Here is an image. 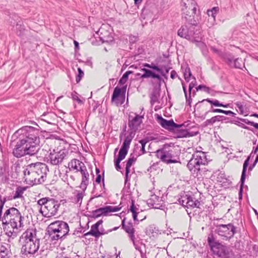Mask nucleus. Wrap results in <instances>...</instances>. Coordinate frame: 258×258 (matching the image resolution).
<instances>
[{
  "label": "nucleus",
  "instance_id": "f257e3e1",
  "mask_svg": "<svg viewBox=\"0 0 258 258\" xmlns=\"http://www.w3.org/2000/svg\"><path fill=\"white\" fill-rule=\"evenodd\" d=\"M39 131L30 126H25L17 130L12 138L16 140L13 155L17 158L26 155L33 156L39 150Z\"/></svg>",
  "mask_w": 258,
  "mask_h": 258
},
{
  "label": "nucleus",
  "instance_id": "f03ea898",
  "mask_svg": "<svg viewBox=\"0 0 258 258\" xmlns=\"http://www.w3.org/2000/svg\"><path fill=\"white\" fill-rule=\"evenodd\" d=\"M5 202L6 200H2L0 196V219L2 221L4 228L6 230L8 236L14 237L24 226V217L22 216L19 211L15 208L8 209L2 217V210Z\"/></svg>",
  "mask_w": 258,
  "mask_h": 258
},
{
  "label": "nucleus",
  "instance_id": "7ed1b4c3",
  "mask_svg": "<svg viewBox=\"0 0 258 258\" xmlns=\"http://www.w3.org/2000/svg\"><path fill=\"white\" fill-rule=\"evenodd\" d=\"M47 171V167L44 163L37 162L29 164L23 171L25 180L30 185L42 183L45 180Z\"/></svg>",
  "mask_w": 258,
  "mask_h": 258
},
{
  "label": "nucleus",
  "instance_id": "20e7f679",
  "mask_svg": "<svg viewBox=\"0 0 258 258\" xmlns=\"http://www.w3.org/2000/svg\"><path fill=\"white\" fill-rule=\"evenodd\" d=\"M22 243L21 252L23 254H34L38 252L40 247V239L37 237L36 232L33 229H28L20 237Z\"/></svg>",
  "mask_w": 258,
  "mask_h": 258
},
{
  "label": "nucleus",
  "instance_id": "39448f33",
  "mask_svg": "<svg viewBox=\"0 0 258 258\" xmlns=\"http://www.w3.org/2000/svg\"><path fill=\"white\" fill-rule=\"evenodd\" d=\"M69 231L68 224L63 221H55L50 223L47 227L48 234L52 241L64 238Z\"/></svg>",
  "mask_w": 258,
  "mask_h": 258
},
{
  "label": "nucleus",
  "instance_id": "423d86ee",
  "mask_svg": "<svg viewBox=\"0 0 258 258\" xmlns=\"http://www.w3.org/2000/svg\"><path fill=\"white\" fill-rule=\"evenodd\" d=\"M37 205L39 208V212L44 217H51L56 214L60 204L54 199L43 198L37 201Z\"/></svg>",
  "mask_w": 258,
  "mask_h": 258
},
{
  "label": "nucleus",
  "instance_id": "0eeeda50",
  "mask_svg": "<svg viewBox=\"0 0 258 258\" xmlns=\"http://www.w3.org/2000/svg\"><path fill=\"white\" fill-rule=\"evenodd\" d=\"M182 18L190 24H196L195 19L198 5L195 0H181L180 4Z\"/></svg>",
  "mask_w": 258,
  "mask_h": 258
},
{
  "label": "nucleus",
  "instance_id": "6e6552de",
  "mask_svg": "<svg viewBox=\"0 0 258 258\" xmlns=\"http://www.w3.org/2000/svg\"><path fill=\"white\" fill-rule=\"evenodd\" d=\"M207 240L211 250L215 255L219 258L232 257L233 255L232 250L229 247L216 240L213 235H209Z\"/></svg>",
  "mask_w": 258,
  "mask_h": 258
},
{
  "label": "nucleus",
  "instance_id": "1a4fd4ad",
  "mask_svg": "<svg viewBox=\"0 0 258 258\" xmlns=\"http://www.w3.org/2000/svg\"><path fill=\"white\" fill-rule=\"evenodd\" d=\"M207 163L205 153L196 151L192 154V158L187 163V167L194 176H198L200 171V166Z\"/></svg>",
  "mask_w": 258,
  "mask_h": 258
},
{
  "label": "nucleus",
  "instance_id": "9d476101",
  "mask_svg": "<svg viewBox=\"0 0 258 258\" xmlns=\"http://www.w3.org/2000/svg\"><path fill=\"white\" fill-rule=\"evenodd\" d=\"M176 156L174 147L168 144L164 145L161 149L158 150L156 152L157 158L168 164L177 163V160L173 159Z\"/></svg>",
  "mask_w": 258,
  "mask_h": 258
},
{
  "label": "nucleus",
  "instance_id": "9b49d317",
  "mask_svg": "<svg viewBox=\"0 0 258 258\" xmlns=\"http://www.w3.org/2000/svg\"><path fill=\"white\" fill-rule=\"evenodd\" d=\"M215 232L221 236L223 240H229L233 237L235 233V227L233 224H220L216 226Z\"/></svg>",
  "mask_w": 258,
  "mask_h": 258
},
{
  "label": "nucleus",
  "instance_id": "f8f14e48",
  "mask_svg": "<svg viewBox=\"0 0 258 258\" xmlns=\"http://www.w3.org/2000/svg\"><path fill=\"white\" fill-rule=\"evenodd\" d=\"M124 219L122 221V225L124 230L128 234L131 240L133 243L135 248L140 251L141 256L143 257L144 253L141 249L140 244H142V242L140 240H136L135 235V229L131 222H128L126 224H124Z\"/></svg>",
  "mask_w": 258,
  "mask_h": 258
},
{
  "label": "nucleus",
  "instance_id": "ddd939ff",
  "mask_svg": "<svg viewBox=\"0 0 258 258\" xmlns=\"http://www.w3.org/2000/svg\"><path fill=\"white\" fill-rule=\"evenodd\" d=\"M190 25L189 27H187L186 25L181 26L178 30V35L189 41L192 39L196 33L199 31L200 29L199 26L196 25V24Z\"/></svg>",
  "mask_w": 258,
  "mask_h": 258
},
{
  "label": "nucleus",
  "instance_id": "4468645a",
  "mask_svg": "<svg viewBox=\"0 0 258 258\" xmlns=\"http://www.w3.org/2000/svg\"><path fill=\"white\" fill-rule=\"evenodd\" d=\"M141 71L144 72V73L142 75L140 73H136L135 74L136 79L138 80V77H140V78L142 79L149 78L151 77L153 79V80H151V81L152 85L155 87L157 86H158L159 88L160 87L162 78L159 75L156 74L152 71L145 68L142 69Z\"/></svg>",
  "mask_w": 258,
  "mask_h": 258
},
{
  "label": "nucleus",
  "instance_id": "2eb2a0df",
  "mask_svg": "<svg viewBox=\"0 0 258 258\" xmlns=\"http://www.w3.org/2000/svg\"><path fill=\"white\" fill-rule=\"evenodd\" d=\"M68 154V151L66 149L59 151L54 150L49 155L50 163L53 165H58L62 162Z\"/></svg>",
  "mask_w": 258,
  "mask_h": 258
},
{
  "label": "nucleus",
  "instance_id": "dca6fc26",
  "mask_svg": "<svg viewBox=\"0 0 258 258\" xmlns=\"http://www.w3.org/2000/svg\"><path fill=\"white\" fill-rule=\"evenodd\" d=\"M157 121L162 127L169 131H173L175 128H180L182 126V124L175 123L172 119L166 120L159 115H157Z\"/></svg>",
  "mask_w": 258,
  "mask_h": 258
},
{
  "label": "nucleus",
  "instance_id": "f3484780",
  "mask_svg": "<svg viewBox=\"0 0 258 258\" xmlns=\"http://www.w3.org/2000/svg\"><path fill=\"white\" fill-rule=\"evenodd\" d=\"M179 202L183 207L189 208H198L200 205V202L193 197L185 195L181 197L179 200Z\"/></svg>",
  "mask_w": 258,
  "mask_h": 258
},
{
  "label": "nucleus",
  "instance_id": "a211bd4d",
  "mask_svg": "<svg viewBox=\"0 0 258 258\" xmlns=\"http://www.w3.org/2000/svg\"><path fill=\"white\" fill-rule=\"evenodd\" d=\"M190 41L195 43L196 45L201 49L204 55L206 54L207 46L206 44L202 41V35L201 30L196 33L195 36Z\"/></svg>",
  "mask_w": 258,
  "mask_h": 258
},
{
  "label": "nucleus",
  "instance_id": "6ab92c4d",
  "mask_svg": "<svg viewBox=\"0 0 258 258\" xmlns=\"http://www.w3.org/2000/svg\"><path fill=\"white\" fill-rule=\"evenodd\" d=\"M80 172L82 174V181L80 188L81 189H86L89 182V174L86 166L81 168Z\"/></svg>",
  "mask_w": 258,
  "mask_h": 258
},
{
  "label": "nucleus",
  "instance_id": "aec40b11",
  "mask_svg": "<svg viewBox=\"0 0 258 258\" xmlns=\"http://www.w3.org/2000/svg\"><path fill=\"white\" fill-rule=\"evenodd\" d=\"M102 222L103 221L101 220L98 221L96 223L91 226L90 231L86 233L85 235H91L95 237H98L100 235L104 234L105 233L99 231L98 228L99 226L102 224Z\"/></svg>",
  "mask_w": 258,
  "mask_h": 258
},
{
  "label": "nucleus",
  "instance_id": "412c9836",
  "mask_svg": "<svg viewBox=\"0 0 258 258\" xmlns=\"http://www.w3.org/2000/svg\"><path fill=\"white\" fill-rule=\"evenodd\" d=\"M11 252L8 244L0 243V258H10Z\"/></svg>",
  "mask_w": 258,
  "mask_h": 258
},
{
  "label": "nucleus",
  "instance_id": "4be33fe9",
  "mask_svg": "<svg viewBox=\"0 0 258 258\" xmlns=\"http://www.w3.org/2000/svg\"><path fill=\"white\" fill-rule=\"evenodd\" d=\"M86 189H81L80 190H75L74 192V197H73V202L81 204L82 202L83 199L85 196V192Z\"/></svg>",
  "mask_w": 258,
  "mask_h": 258
},
{
  "label": "nucleus",
  "instance_id": "5701e85b",
  "mask_svg": "<svg viewBox=\"0 0 258 258\" xmlns=\"http://www.w3.org/2000/svg\"><path fill=\"white\" fill-rule=\"evenodd\" d=\"M56 117V114L53 112H45L41 116V119L48 124H53Z\"/></svg>",
  "mask_w": 258,
  "mask_h": 258
},
{
  "label": "nucleus",
  "instance_id": "b1692460",
  "mask_svg": "<svg viewBox=\"0 0 258 258\" xmlns=\"http://www.w3.org/2000/svg\"><path fill=\"white\" fill-rule=\"evenodd\" d=\"M226 119V117L222 115H216L207 119L204 124L206 126L212 125L216 122L223 121Z\"/></svg>",
  "mask_w": 258,
  "mask_h": 258
},
{
  "label": "nucleus",
  "instance_id": "393cba45",
  "mask_svg": "<svg viewBox=\"0 0 258 258\" xmlns=\"http://www.w3.org/2000/svg\"><path fill=\"white\" fill-rule=\"evenodd\" d=\"M142 116L137 115L132 120H130L128 122L129 127L137 130L142 122Z\"/></svg>",
  "mask_w": 258,
  "mask_h": 258
},
{
  "label": "nucleus",
  "instance_id": "a878e982",
  "mask_svg": "<svg viewBox=\"0 0 258 258\" xmlns=\"http://www.w3.org/2000/svg\"><path fill=\"white\" fill-rule=\"evenodd\" d=\"M253 157V155H252V152H251L250 154V155L247 157V158L245 160L243 165V169L242 172L241 174V179H240V182H241V188H242V186L244 182L245 179V173L246 171V169L247 167V166L248 165L249 161L250 158V157Z\"/></svg>",
  "mask_w": 258,
  "mask_h": 258
},
{
  "label": "nucleus",
  "instance_id": "bb28decb",
  "mask_svg": "<svg viewBox=\"0 0 258 258\" xmlns=\"http://www.w3.org/2000/svg\"><path fill=\"white\" fill-rule=\"evenodd\" d=\"M69 166L77 171H81V168L85 167L84 164L79 160L74 159L69 163Z\"/></svg>",
  "mask_w": 258,
  "mask_h": 258
},
{
  "label": "nucleus",
  "instance_id": "cd10ccee",
  "mask_svg": "<svg viewBox=\"0 0 258 258\" xmlns=\"http://www.w3.org/2000/svg\"><path fill=\"white\" fill-rule=\"evenodd\" d=\"M127 153H125L123 151H122L121 150H119V153H118V156L117 159H114V165L115 169L119 171L121 169V167L120 166V162L121 161H122L123 159H124L127 155Z\"/></svg>",
  "mask_w": 258,
  "mask_h": 258
},
{
  "label": "nucleus",
  "instance_id": "c85d7f7f",
  "mask_svg": "<svg viewBox=\"0 0 258 258\" xmlns=\"http://www.w3.org/2000/svg\"><path fill=\"white\" fill-rule=\"evenodd\" d=\"M136 158L133 157H130L126 163L125 165V182H126L128 177V174L130 172V168L132 166V165L135 163L136 161Z\"/></svg>",
  "mask_w": 258,
  "mask_h": 258
},
{
  "label": "nucleus",
  "instance_id": "c756f323",
  "mask_svg": "<svg viewBox=\"0 0 258 258\" xmlns=\"http://www.w3.org/2000/svg\"><path fill=\"white\" fill-rule=\"evenodd\" d=\"M133 139V138L132 137L127 135L125 138L120 150L127 153L130 145Z\"/></svg>",
  "mask_w": 258,
  "mask_h": 258
},
{
  "label": "nucleus",
  "instance_id": "7c9ffc66",
  "mask_svg": "<svg viewBox=\"0 0 258 258\" xmlns=\"http://www.w3.org/2000/svg\"><path fill=\"white\" fill-rule=\"evenodd\" d=\"M93 217L98 218L102 215L106 216L105 208H100L92 212Z\"/></svg>",
  "mask_w": 258,
  "mask_h": 258
},
{
  "label": "nucleus",
  "instance_id": "2f4dec72",
  "mask_svg": "<svg viewBox=\"0 0 258 258\" xmlns=\"http://www.w3.org/2000/svg\"><path fill=\"white\" fill-rule=\"evenodd\" d=\"M219 9L218 7H214L212 10L207 11V14L209 17H211V19H212L213 21H215V17L219 11Z\"/></svg>",
  "mask_w": 258,
  "mask_h": 258
},
{
  "label": "nucleus",
  "instance_id": "473e14b6",
  "mask_svg": "<svg viewBox=\"0 0 258 258\" xmlns=\"http://www.w3.org/2000/svg\"><path fill=\"white\" fill-rule=\"evenodd\" d=\"M105 208L106 210V215H107L109 213L117 212L120 210L121 209V207L119 205L118 206H105Z\"/></svg>",
  "mask_w": 258,
  "mask_h": 258
},
{
  "label": "nucleus",
  "instance_id": "72a5a7b5",
  "mask_svg": "<svg viewBox=\"0 0 258 258\" xmlns=\"http://www.w3.org/2000/svg\"><path fill=\"white\" fill-rule=\"evenodd\" d=\"M225 61L230 66H233L234 60L235 59L231 54H225L223 56Z\"/></svg>",
  "mask_w": 258,
  "mask_h": 258
},
{
  "label": "nucleus",
  "instance_id": "f704fd0d",
  "mask_svg": "<svg viewBox=\"0 0 258 258\" xmlns=\"http://www.w3.org/2000/svg\"><path fill=\"white\" fill-rule=\"evenodd\" d=\"M243 64L244 63L242 59L237 58L234 60L233 66L232 67H234L236 68L241 69Z\"/></svg>",
  "mask_w": 258,
  "mask_h": 258
},
{
  "label": "nucleus",
  "instance_id": "c9c22d12",
  "mask_svg": "<svg viewBox=\"0 0 258 258\" xmlns=\"http://www.w3.org/2000/svg\"><path fill=\"white\" fill-rule=\"evenodd\" d=\"M136 207L134 205V201H132V205L130 207V211L132 212L133 214V217L134 219V220L135 221H139V220L137 219V215L139 213H137L136 210Z\"/></svg>",
  "mask_w": 258,
  "mask_h": 258
},
{
  "label": "nucleus",
  "instance_id": "e433bc0d",
  "mask_svg": "<svg viewBox=\"0 0 258 258\" xmlns=\"http://www.w3.org/2000/svg\"><path fill=\"white\" fill-rule=\"evenodd\" d=\"M121 89L117 87H115L114 89L113 94L112 95L111 100L112 101H114L115 99L118 97L120 94Z\"/></svg>",
  "mask_w": 258,
  "mask_h": 258
},
{
  "label": "nucleus",
  "instance_id": "4c0bfd02",
  "mask_svg": "<svg viewBox=\"0 0 258 258\" xmlns=\"http://www.w3.org/2000/svg\"><path fill=\"white\" fill-rule=\"evenodd\" d=\"M204 101H207V102H209L210 103H211V104H212L215 106H217V107H221V106H222V104L220 103L219 102V101L217 100H211L209 99H204L202 101V102H204Z\"/></svg>",
  "mask_w": 258,
  "mask_h": 258
},
{
  "label": "nucleus",
  "instance_id": "58836bf2",
  "mask_svg": "<svg viewBox=\"0 0 258 258\" xmlns=\"http://www.w3.org/2000/svg\"><path fill=\"white\" fill-rule=\"evenodd\" d=\"M185 80L187 81H189V79L191 76V73L190 69L188 67H186L183 73Z\"/></svg>",
  "mask_w": 258,
  "mask_h": 258
},
{
  "label": "nucleus",
  "instance_id": "ea45409f",
  "mask_svg": "<svg viewBox=\"0 0 258 258\" xmlns=\"http://www.w3.org/2000/svg\"><path fill=\"white\" fill-rule=\"evenodd\" d=\"M223 110L221 109H213L212 107H211V108L210 110L207 111L205 112L204 115H203L204 118H205L206 116L210 112H214V113H223Z\"/></svg>",
  "mask_w": 258,
  "mask_h": 258
},
{
  "label": "nucleus",
  "instance_id": "a19ab883",
  "mask_svg": "<svg viewBox=\"0 0 258 258\" xmlns=\"http://www.w3.org/2000/svg\"><path fill=\"white\" fill-rule=\"evenodd\" d=\"M23 194V190L20 187L17 188L13 198L14 199L21 198Z\"/></svg>",
  "mask_w": 258,
  "mask_h": 258
},
{
  "label": "nucleus",
  "instance_id": "79ce46f5",
  "mask_svg": "<svg viewBox=\"0 0 258 258\" xmlns=\"http://www.w3.org/2000/svg\"><path fill=\"white\" fill-rule=\"evenodd\" d=\"M150 69L157 71L158 72L160 73L162 76L165 77V74L164 73L163 69H160L159 67L156 65L151 64Z\"/></svg>",
  "mask_w": 258,
  "mask_h": 258
},
{
  "label": "nucleus",
  "instance_id": "37998d69",
  "mask_svg": "<svg viewBox=\"0 0 258 258\" xmlns=\"http://www.w3.org/2000/svg\"><path fill=\"white\" fill-rule=\"evenodd\" d=\"M78 71L79 74L77 75L76 79V81L77 83H78L80 81V80H81L82 78L84 75V72L80 68L78 69Z\"/></svg>",
  "mask_w": 258,
  "mask_h": 258
},
{
  "label": "nucleus",
  "instance_id": "c03bdc74",
  "mask_svg": "<svg viewBox=\"0 0 258 258\" xmlns=\"http://www.w3.org/2000/svg\"><path fill=\"white\" fill-rule=\"evenodd\" d=\"M71 96H72V98L74 100L77 101L79 103H82V101L79 98V97L78 96V94L76 92L72 93L71 94Z\"/></svg>",
  "mask_w": 258,
  "mask_h": 258
},
{
  "label": "nucleus",
  "instance_id": "a18cd8bd",
  "mask_svg": "<svg viewBox=\"0 0 258 258\" xmlns=\"http://www.w3.org/2000/svg\"><path fill=\"white\" fill-rule=\"evenodd\" d=\"M203 89L204 91L206 92L209 93L210 88L205 85H199L197 88H196L197 91H199L200 90Z\"/></svg>",
  "mask_w": 258,
  "mask_h": 258
},
{
  "label": "nucleus",
  "instance_id": "49530a36",
  "mask_svg": "<svg viewBox=\"0 0 258 258\" xmlns=\"http://www.w3.org/2000/svg\"><path fill=\"white\" fill-rule=\"evenodd\" d=\"M139 142H140V143H141V144L142 145V148H141V151L142 152V154H144L145 153V146L147 143V142L144 140H142L140 141Z\"/></svg>",
  "mask_w": 258,
  "mask_h": 258
},
{
  "label": "nucleus",
  "instance_id": "de8ad7c7",
  "mask_svg": "<svg viewBox=\"0 0 258 258\" xmlns=\"http://www.w3.org/2000/svg\"><path fill=\"white\" fill-rule=\"evenodd\" d=\"M137 130L134 128H130V130L128 131V135L130 136L133 138H134L136 132Z\"/></svg>",
  "mask_w": 258,
  "mask_h": 258
},
{
  "label": "nucleus",
  "instance_id": "09e8293b",
  "mask_svg": "<svg viewBox=\"0 0 258 258\" xmlns=\"http://www.w3.org/2000/svg\"><path fill=\"white\" fill-rule=\"evenodd\" d=\"M160 69H162L164 73L165 74V76L168 73L169 70H170V68L168 66H162Z\"/></svg>",
  "mask_w": 258,
  "mask_h": 258
},
{
  "label": "nucleus",
  "instance_id": "8fccbe9b",
  "mask_svg": "<svg viewBox=\"0 0 258 258\" xmlns=\"http://www.w3.org/2000/svg\"><path fill=\"white\" fill-rule=\"evenodd\" d=\"M194 80L193 81H192L190 84H189V92L190 93V94H191V91L192 90V89L196 85V79L195 78H194Z\"/></svg>",
  "mask_w": 258,
  "mask_h": 258
},
{
  "label": "nucleus",
  "instance_id": "3c124183",
  "mask_svg": "<svg viewBox=\"0 0 258 258\" xmlns=\"http://www.w3.org/2000/svg\"><path fill=\"white\" fill-rule=\"evenodd\" d=\"M133 73V72L132 71H127L123 75L122 77L127 80L129 75L132 74Z\"/></svg>",
  "mask_w": 258,
  "mask_h": 258
},
{
  "label": "nucleus",
  "instance_id": "603ef678",
  "mask_svg": "<svg viewBox=\"0 0 258 258\" xmlns=\"http://www.w3.org/2000/svg\"><path fill=\"white\" fill-rule=\"evenodd\" d=\"M211 49L213 51V52L218 54V55H222V52L221 51H220L219 50H218V49H217L214 47H211Z\"/></svg>",
  "mask_w": 258,
  "mask_h": 258
},
{
  "label": "nucleus",
  "instance_id": "864d4df0",
  "mask_svg": "<svg viewBox=\"0 0 258 258\" xmlns=\"http://www.w3.org/2000/svg\"><path fill=\"white\" fill-rule=\"evenodd\" d=\"M223 113L226 114V115H232V116H234L235 115V113H234L233 112H232L230 110L226 111V110H223Z\"/></svg>",
  "mask_w": 258,
  "mask_h": 258
},
{
  "label": "nucleus",
  "instance_id": "5fc2aeb1",
  "mask_svg": "<svg viewBox=\"0 0 258 258\" xmlns=\"http://www.w3.org/2000/svg\"><path fill=\"white\" fill-rule=\"evenodd\" d=\"M107 27L105 25H103L98 31V33H100L101 34H103V32Z\"/></svg>",
  "mask_w": 258,
  "mask_h": 258
},
{
  "label": "nucleus",
  "instance_id": "6e6d98bb",
  "mask_svg": "<svg viewBox=\"0 0 258 258\" xmlns=\"http://www.w3.org/2000/svg\"><path fill=\"white\" fill-rule=\"evenodd\" d=\"M126 81L127 80L123 77H121L119 81V84L120 85H124L126 82Z\"/></svg>",
  "mask_w": 258,
  "mask_h": 258
},
{
  "label": "nucleus",
  "instance_id": "4d7b16f0",
  "mask_svg": "<svg viewBox=\"0 0 258 258\" xmlns=\"http://www.w3.org/2000/svg\"><path fill=\"white\" fill-rule=\"evenodd\" d=\"M157 100V96H156V95L154 94L152 95V97H151V103H155V102H156Z\"/></svg>",
  "mask_w": 258,
  "mask_h": 258
},
{
  "label": "nucleus",
  "instance_id": "13d9d810",
  "mask_svg": "<svg viewBox=\"0 0 258 258\" xmlns=\"http://www.w3.org/2000/svg\"><path fill=\"white\" fill-rule=\"evenodd\" d=\"M97 177L96 178V182L98 183H100L101 180V176L100 174L97 175Z\"/></svg>",
  "mask_w": 258,
  "mask_h": 258
},
{
  "label": "nucleus",
  "instance_id": "bf43d9fd",
  "mask_svg": "<svg viewBox=\"0 0 258 258\" xmlns=\"http://www.w3.org/2000/svg\"><path fill=\"white\" fill-rule=\"evenodd\" d=\"M182 85L183 90V91H184L185 97H186V99L187 100V92H186V90L185 85L183 83H182Z\"/></svg>",
  "mask_w": 258,
  "mask_h": 258
},
{
  "label": "nucleus",
  "instance_id": "052dcab7",
  "mask_svg": "<svg viewBox=\"0 0 258 258\" xmlns=\"http://www.w3.org/2000/svg\"><path fill=\"white\" fill-rule=\"evenodd\" d=\"M176 75V72L175 71H172L171 72V74H170V77L173 79L175 78Z\"/></svg>",
  "mask_w": 258,
  "mask_h": 258
},
{
  "label": "nucleus",
  "instance_id": "680f3d73",
  "mask_svg": "<svg viewBox=\"0 0 258 258\" xmlns=\"http://www.w3.org/2000/svg\"><path fill=\"white\" fill-rule=\"evenodd\" d=\"M250 124L254 127L255 128L258 129V123L254 122H251Z\"/></svg>",
  "mask_w": 258,
  "mask_h": 258
},
{
  "label": "nucleus",
  "instance_id": "e2e57ef3",
  "mask_svg": "<svg viewBox=\"0 0 258 258\" xmlns=\"http://www.w3.org/2000/svg\"><path fill=\"white\" fill-rule=\"evenodd\" d=\"M190 94H190V93H189V97H187V100L186 99V101L188 102L189 105L190 104L191 101V98H190L191 97Z\"/></svg>",
  "mask_w": 258,
  "mask_h": 258
},
{
  "label": "nucleus",
  "instance_id": "0e129e2a",
  "mask_svg": "<svg viewBox=\"0 0 258 258\" xmlns=\"http://www.w3.org/2000/svg\"><path fill=\"white\" fill-rule=\"evenodd\" d=\"M136 5L140 4L142 3V0H134Z\"/></svg>",
  "mask_w": 258,
  "mask_h": 258
},
{
  "label": "nucleus",
  "instance_id": "69168bd1",
  "mask_svg": "<svg viewBox=\"0 0 258 258\" xmlns=\"http://www.w3.org/2000/svg\"><path fill=\"white\" fill-rule=\"evenodd\" d=\"M258 162V155H257L255 159V161L254 162V163H253V166H254L255 165V164L257 163V162Z\"/></svg>",
  "mask_w": 258,
  "mask_h": 258
},
{
  "label": "nucleus",
  "instance_id": "338daca9",
  "mask_svg": "<svg viewBox=\"0 0 258 258\" xmlns=\"http://www.w3.org/2000/svg\"><path fill=\"white\" fill-rule=\"evenodd\" d=\"M74 44L76 48H78L79 47V43L76 41H74Z\"/></svg>",
  "mask_w": 258,
  "mask_h": 258
},
{
  "label": "nucleus",
  "instance_id": "774afa93",
  "mask_svg": "<svg viewBox=\"0 0 258 258\" xmlns=\"http://www.w3.org/2000/svg\"><path fill=\"white\" fill-rule=\"evenodd\" d=\"M126 87H127L126 85H125V86H123V87L121 89V90H122L124 92H125V91H126Z\"/></svg>",
  "mask_w": 258,
  "mask_h": 258
}]
</instances>
